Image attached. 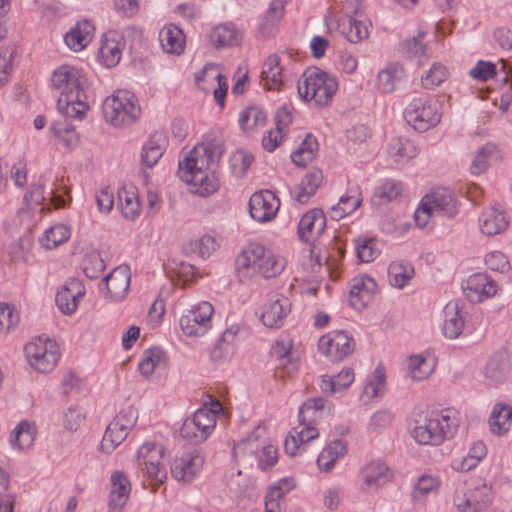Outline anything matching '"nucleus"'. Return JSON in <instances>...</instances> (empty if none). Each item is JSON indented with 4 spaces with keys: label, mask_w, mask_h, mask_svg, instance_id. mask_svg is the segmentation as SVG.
Wrapping results in <instances>:
<instances>
[{
    "label": "nucleus",
    "mask_w": 512,
    "mask_h": 512,
    "mask_svg": "<svg viewBox=\"0 0 512 512\" xmlns=\"http://www.w3.org/2000/svg\"><path fill=\"white\" fill-rule=\"evenodd\" d=\"M9 476L0 467V512H13L15 495L9 491Z\"/></svg>",
    "instance_id": "obj_59"
},
{
    "label": "nucleus",
    "mask_w": 512,
    "mask_h": 512,
    "mask_svg": "<svg viewBox=\"0 0 512 512\" xmlns=\"http://www.w3.org/2000/svg\"><path fill=\"white\" fill-rule=\"evenodd\" d=\"M111 484L109 512H121L130 495V482L123 472L115 471L111 476Z\"/></svg>",
    "instance_id": "obj_26"
},
{
    "label": "nucleus",
    "mask_w": 512,
    "mask_h": 512,
    "mask_svg": "<svg viewBox=\"0 0 512 512\" xmlns=\"http://www.w3.org/2000/svg\"><path fill=\"white\" fill-rule=\"evenodd\" d=\"M501 158L498 146L492 142H488L483 146L476 149L469 172L472 175L478 176L487 171L490 165L497 162Z\"/></svg>",
    "instance_id": "obj_29"
},
{
    "label": "nucleus",
    "mask_w": 512,
    "mask_h": 512,
    "mask_svg": "<svg viewBox=\"0 0 512 512\" xmlns=\"http://www.w3.org/2000/svg\"><path fill=\"white\" fill-rule=\"evenodd\" d=\"M167 146V137L162 131H155L144 143L141 152L143 164L147 167H153L163 156Z\"/></svg>",
    "instance_id": "obj_32"
},
{
    "label": "nucleus",
    "mask_w": 512,
    "mask_h": 512,
    "mask_svg": "<svg viewBox=\"0 0 512 512\" xmlns=\"http://www.w3.org/2000/svg\"><path fill=\"white\" fill-rule=\"evenodd\" d=\"M319 351L331 361H342L351 355L355 349L352 336L346 331L335 330L322 336L318 341Z\"/></svg>",
    "instance_id": "obj_14"
},
{
    "label": "nucleus",
    "mask_w": 512,
    "mask_h": 512,
    "mask_svg": "<svg viewBox=\"0 0 512 512\" xmlns=\"http://www.w3.org/2000/svg\"><path fill=\"white\" fill-rule=\"evenodd\" d=\"M497 287V283L489 275L475 273L467 279L464 293L470 302L480 303L495 296Z\"/></svg>",
    "instance_id": "obj_19"
},
{
    "label": "nucleus",
    "mask_w": 512,
    "mask_h": 512,
    "mask_svg": "<svg viewBox=\"0 0 512 512\" xmlns=\"http://www.w3.org/2000/svg\"><path fill=\"white\" fill-rule=\"evenodd\" d=\"M283 16V7L280 2L273 1L266 14L265 21L260 25V31L264 36H269L275 28L276 23Z\"/></svg>",
    "instance_id": "obj_61"
},
{
    "label": "nucleus",
    "mask_w": 512,
    "mask_h": 512,
    "mask_svg": "<svg viewBox=\"0 0 512 512\" xmlns=\"http://www.w3.org/2000/svg\"><path fill=\"white\" fill-rule=\"evenodd\" d=\"M129 434L128 431L120 427L117 423L111 422L102 438L101 449L105 453H111L120 445Z\"/></svg>",
    "instance_id": "obj_52"
},
{
    "label": "nucleus",
    "mask_w": 512,
    "mask_h": 512,
    "mask_svg": "<svg viewBox=\"0 0 512 512\" xmlns=\"http://www.w3.org/2000/svg\"><path fill=\"white\" fill-rule=\"evenodd\" d=\"M360 8L358 0H346L344 4L345 15L337 18L334 15L325 17V23L330 30L339 31L349 42L359 43L369 37V21L357 20L351 14L357 13Z\"/></svg>",
    "instance_id": "obj_9"
},
{
    "label": "nucleus",
    "mask_w": 512,
    "mask_h": 512,
    "mask_svg": "<svg viewBox=\"0 0 512 512\" xmlns=\"http://www.w3.org/2000/svg\"><path fill=\"white\" fill-rule=\"evenodd\" d=\"M104 119L113 127H125L136 122L142 109L136 95L128 90H116L102 104Z\"/></svg>",
    "instance_id": "obj_6"
},
{
    "label": "nucleus",
    "mask_w": 512,
    "mask_h": 512,
    "mask_svg": "<svg viewBox=\"0 0 512 512\" xmlns=\"http://www.w3.org/2000/svg\"><path fill=\"white\" fill-rule=\"evenodd\" d=\"M124 45L123 37L117 32L106 33L99 49L100 62L108 68L116 66L121 60Z\"/></svg>",
    "instance_id": "obj_24"
},
{
    "label": "nucleus",
    "mask_w": 512,
    "mask_h": 512,
    "mask_svg": "<svg viewBox=\"0 0 512 512\" xmlns=\"http://www.w3.org/2000/svg\"><path fill=\"white\" fill-rule=\"evenodd\" d=\"M377 284L369 276L354 278L349 292V304L356 310L364 309L374 297Z\"/></svg>",
    "instance_id": "obj_22"
},
{
    "label": "nucleus",
    "mask_w": 512,
    "mask_h": 512,
    "mask_svg": "<svg viewBox=\"0 0 512 512\" xmlns=\"http://www.w3.org/2000/svg\"><path fill=\"white\" fill-rule=\"evenodd\" d=\"M221 240L216 235L205 234L187 242L183 249L186 253L196 254L202 259H207L220 247Z\"/></svg>",
    "instance_id": "obj_37"
},
{
    "label": "nucleus",
    "mask_w": 512,
    "mask_h": 512,
    "mask_svg": "<svg viewBox=\"0 0 512 512\" xmlns=\"http://www.w3.org/2000/svg\"><path fill=\"white\" fill-rule=\"evenodd\" d=\"M238 333L237 327H230L226 329L221 338L216 343L211 352V357L214 360H220L228 357L233 350V343Z\"/></svg>",
    "instance_id": "obj_53"
},
{
    "label": "nucleus",
    "mask_w": 512,
    "mask_h": 512,
    "mask_svg": "<svg viewBox=\"0 0 512 512\" xmlns=\"http://www.w3.org/2000/svg\"><path fill=\"white\" fill-rule=\"evenodd\" d=\"M95 30L93 21L80 19L65 34L64 42L70 50L80 52L92 42Z\"/></svg>",
    "instance_id": "obj_20"
},
{
    "label": "nucleus",
    "mask_w": 512,
    "mask_h": 512,
    "mask_svg": "<svg viewBox=\"0 0 512 512\" xmlns=\"http://www.w3.org/2000/svg\"><path fill=\"white\" fill-rule=\"evenodd\" d=\"M509 372L508 356L505 353H495L487 362L484 378L488 385L497 386L508 379Z\"/></svg>",
    "instance_id": "obj_30"
},
{
    "label": "nucleus",
    "mask_w": 512,
    "mask_h": 512,
    "mask_svg": "<svg viewBox=\"0 0 512 512\" xmlns=\"http://www.w3.org/2000/svg\"><path fill=\"white\" fill-rule=\"evenodd\" d=\"M297 264L298 271L303 273L301 275L303 280H307L308 277L319 273L322 269L319 254L314 251V248H309L300 253L297 256Z\"/></svg>",
    "instance_id": "obj_46"
},
{
    "label": "nucleus",
    "mask_w": 512,
    "mask_h": 512,
    "mask_svg": "<svg viewBox=\"0 0 512 512\" xmlns=\"http://www.w3.org/2000/svg\"><path fill=\"white\" fill-rule=\"evenodd\" d=\"M35 435V426L28 421H21L11 433V445L17 450H27L33 445Z\"/></svg>",
    "instance_id": "obj_42"
},
{
    "label": "nucleus",
    "mask_w": 512,
    "mask_h": 512,
    "mask_svg": "<svg viewBox=\"0 0 512 512\" xmlns=\"http://www.w3.org/2000/svg\"><path fill=\"white\" fill-rule=\"evenodd\" d=\"M409 375L412 380L422 381L427 379L433 372V365L421 355H413L408 359Z\"/></svg>",
    "instance_id": "obj_55"
},
{
    "label": "nucleus",
    "mask_w": 512,
    "mask_h": 512,
    "mask_svg": "<svg viewBox=\"0 0 512 512\" xmlns=\"http://www.w3.org/2000/svg\"><path fill=\"white\" fill-rule=\"evenodd\" d=\"M196 82L202 90L213 92L217 104L220 106L224 105L228 84L215 65H206L202 73L196 76Z\"/></svg>",
    "instance_id": "obj_18"
},
{
    "label": "nucleus",
    "mask_w": 512,
    "mask_h": 512,
    "mask_svg": "<svg viewBox=\"0 0 512 512\" xmlns=\"http://www.w3.org/2000/svg\"><path fill=\"white\" fill-rule=\"evenodd\" d=\"M290 309L291 303L289 299L283 295H278L264 306L261 320L269 328H278L283 324V320Z\"/></svg>",
    "instance_id": "obj_27"
},
{
    "label": "nucleus",
    "mask_w": 512,
    "mask_h": 512,
    "mask_svg": "<svg viewBox=\"0 0 512 512\" xmlns=\"http://www.w3.org/2000/svg\"><path fill=\"white\" fill-rule=\"evenodd\" d=\"M354 372L351 368H344L335 377L323 375L321 378V390L325 393H335L348 388L354 381Z\"/></svg>",
    "instance_id": "obj_44"
},
{
    "label": "nucleus",
    "mask_w": 512,
    "mask_h": 512,
    "mask_svg": "<svg viewBox=\"0 0 512 512\" xmlns=\"http://www.w3.org/2000/svg\"><path fill=\"white\" fill-rule=\"evenodd\" d=\"M235 265L237 271L245 275H250V272H252L270 279L282 273L286 261L264 246L251 243L237 256Z\"/></svg>",
    "instance_id": "obj_3"
},
{
    "label": "nucleus",
    "mask_w": 512,
    "mask_h": 512,
    "mask_svg": "<svg viewBox=\"0 0 512 512\" xmlns=\"http://www.w3.org/2000/svg\"><path fill=\"white\" fill-rule=\"evenodd\" d=\"M52 86L60 95L57 101L59 112L69 118L81 120L89 110L85 89L87 79L82 70L62 65L52 74Z\"/></svg>",
    "instance_id": "obj_2"
},
{
    "label": "nucleus",
    "mask_w": 512,
    "mask_h": 512,
    "mask_svg": "<svg viewBox=\"0 0 512 512\" xmlns=\"http://www.w3.org/2000/svg\"><path fill=\"white\" fill-rule=\"evenodd\" d=\"M404 192V186L401 182L386 179L375 187L371 202L374 206H382L391 201L399 199Z\"/></svg>",
    "instance_id": "obj_35"
},
{
    "label": "nucleus",
    "mask_w": 512,
    "mask_h": 512,
    "mask_svg": "<svg viewBox=\"0 0 512 512\" xmlns=\"http://www.w3.org/2000/svg\"><path fill=\"white\" fill-rule=\"evenodd\" d=\"M214 308L211 303L203 301L192 306L179 321L181 330L186 336L200 337L212 327Z\"/></svg>",
    "instance_id": "obj_12"
},
{
    "label": "nucleus",
    "mask_w": 512,
    "mask_h": 512,
    "mask_svg": "<svg viewBox=\"0 0 512 512\" xmlns=\"http://www.w3.org/2000/svg\"><path fill=\"white\" fill-rule=\"evenodd\" d=\"M297 90L303 100L323 107L332 101L338 90V81L336 77L321 69L309 68L299 79Z\"/></svg>",
    "instance_id": "obj_5"
},
{
    "label": "nucleus",
    "mask_w": 512,
    "mask_h": 512,
    "mask_svg": "<svg viewBox=\"0 0 512 512\" xmlns=\"http://www.w3.org/2000/svg\"><path fill=\"white\" fill-rule=\"evenodd\" d=\"M496 75V65L491 61L478 60L469 71V76L479 82H486Z\"/></svg>",
    "instance_id": "obj_62"
},
{
    "label": "nucleus",
    "mask_w": 512,
    "mask_h": 512,
    "mask_svg": "<svg viewBox=\"0 0 512 512\" xmlns=\"http://www.w3.org/2000/svg\"><path fill=\"white\" fill-rule=\"evenodd\" d=\"M214 165L215 154L211 145L198 144L179 160L178 175L191 186L193 193L209 196L219 188Z\"/></svg>",
    "instance_id": "obj_1"
},
{
    "label": "nucleus",
    "mask_w": 512,
    "mask_h": 512,
    "mask_svg": "<svg viewBox=\"0 0 512 512\" xmlns=\"http://www.w3.org/2000/svg\"><path fill=\"white\" fill-rule=\"evenodd\" d=\"M358 258L365 263L374 261L380 253L378 243L374 238H368L356 246Z\"/></svg>",
    "instance_id": "obj_63"
},
{
    "label": "nucleus",
    "mask_w": 512,
    "mask_h": 512,
    "mask_svg": "<svg viewBox=\"0 0 512 512\" xmlns=\"http://www.w3.org/2000/svg\"><path fill=\"white\" fill-rule=\"evenodd\" d=\"M458 212L454 192L448 187H435L425 194L413 213L417 224H427L435 216L451 217Z\"/></svg>",
    "instance_id": "obj_7"
},
{
    "label": "nucleus",
    "mask_w": 512,
    "mask_h": 512,
    "mask_svg": "<svg viewBox=\"0 0 512 512\" xmlns=\"http://www.w3.org/2000/svg\"><path fill=\"white\" fill-rule=\"evenodd\" d=\"M204 454L198 449L185 451L171 465V475L177 481L190 482L202 471Z\"/></svg>",
    "instance_id": "obj_15"
},
{
    "label": "nucleus",
    "mask_w": 512,
    "mask_h": 512,
    "mask_svg": "<svg viewBox=\"0 0 512 512\" xmlns=\"http://www.w3.org/2000/svg\"><path fill=\"white\" fill-rule=\"evenodd\" d=\"M326 226H298L297 234L299 239L310 245L316 251L317 245L321 243L320 239L325 233Z\"/></svg>",
    "instance_id": "obj_60"
},
{
    "label": "nucleus",
    "mask_w": 512,
    "mask_h": 512,
    "mask_svg": "<svg viewBox=\"0 0 512 512\" xmlns=\"http://www.w3.org/2000/svg\"><path fill=\"white\" fill-rule=\"evenodd\" d=\"M362 477L369 489H378L390 480L391 473L385 463L371 462L363 468Z\"/></svg>",
    "instance_id": "obj_38"
},
{
    "label": "nucleus",
    "mask_w": 512,
    "mask_h": 512,
    "mask_svg": "<svg viewBox=\"0 0 512 512\" xmlns=\"http://www.w3.org/2000/svg\"><path fill=\"white\" fill-rule=\"evenodd\" d=\"M131 274L126 265L114 268L105 278L104 282L109 296L113 300H122L130 287Z\"/></svg>",
    "instance_id": "obj_25"
},
{
    "label": "nucleus",
    "mask_w": 512,
    "mask_h": 512,
    "mask_svg": "<svg viewBox=\"0 0 512 512\" xmlns=\"http://www.w3.org/2000/svg\"><path fill=\"white\" fill-rule=\"evenodd\" d=\"M25 354L31 367L40 373H49L56 367L60 354L56 342L37 338L25 346Z\"/></svg>",
    "instance_id": "obj_11"
},
{
    "label": "nucleus",
    "mask_w": 512,
    "mask_h": 512,
    "mask_svg": "<svg viewBox=\"0 0 512 512\" xmlns=\"http://www.w3.org/2000/svg\"><path fill=\"white\" fill-rule=\"evenodd\" d=\"M280 201L269 190L255 192L249 200V212L253 220L257 222H269L277 214Z\"/></svg>",
    "instance_id": "obj_17"
},
{
    "label": "nucleus",
    "mask_w": 512,
    "mask_h": 512,
    "mask_svg": "<svg viewBox=\"0 0 512 512\" xmlns=\"http://www.w3.org/2000/svg\"><path fill=\"white\" fill-rule=\"evenodd\" d=\"M385 385V375L383 369L377 367L372 378L368 381L363 389V395L368 398H375L383 393Z\"/></svg>",
    "instance_id": "obj_64"
},
{
    "label": "nucleus",
    "mask_w": 512,
    "mask_h": 512,
    "mask_svg": "<svg viewBox=\"0 0 512 512\" xmlns=\"http://www.w3.org/2000/svg\"><path fill=\"white\" fill-rule=\"evenodd\" d=\"M32 247V239L29 235H24L11 244L9 248L10 259L14 263H26L29 260V254Z\"/></svg>",
    "instance_id": "obj_57"
},
{
    "label": "nucleus",
    "mask_w": 512,
    "mask_h": 512,
    "mask_svg": "<svg viewBox=\"0 0 512 512\" xmlns=\"http://www.w3.org/2000/svg\"><path fill=\"white\" fill-rule=\"evenodd\" d=\"M486 455V446L482 441H477L472 444L469 452L461 460L455 459L452 462V467L459 471H469L474 468L479 461Z\"/></svg>",
    "instance_id": "obj_48"
},
{
    "label": "nucleus",
    "mask_w": 512,
    "mask_h": 512,
    "mask_svg": "<svg viewBox=\"0 0 512 512\" xmlns=\"http://www.w3.org/2000/svg\"><path fill=\"white\" fill-rule=\"evenodd\" d=\"M166 365V354L158 348H150L143 352L142 359L138 365L140 373L149 378L155 371L156 368L165 367Z\"/></svg>",
    "instance_id": "obj_43"
},
{
    "label": "nucleus",
    "mask_w": 512,
    "mask_h": 512,
    "mask_svg": "<svg viewBox=\"0 0 512 512\" xmlns=\"http://www.w3.org/2000/svg\"><path fill=\"white\" fill-rule=\"evenodd\" d=\"M280 58L276 54L267 57L262 66L261 80L269 90H278L283 84V73Z\"/></svg>",
    "instance_id": "obj_36"
},
{
    "label": "nucleus",
    "mask_w": 512,
    "mask_h": 512,
    "mask_svg": "<svg viewBox=\"0 0 512 512\" xmlns=\"http://www.w3.org/2000/svg\"><path fill=\"white\" fill-rule=\"evenodd\" d=\"M323 181V174L320 170L314 169L308 172L299 185L297 200L304 203L308 198L315 194Z\"/></svg>",
    "instance_id": "obj_49"
},
{
    "label": "nucleus",
    "mask_w": 512,
    "mask_h": 512,
    "mask_svg": "<svg viewBox=\"0 0 512 512\" xmlns=\"http://www.w3.org/2000/svg\"><path fill=\"white\" fill-rule=\"evenodd\" d=\"M444 315L443 334L450 339L457 338L464 328V320L458 304L456 302L448 303L444 308Z\"/></svg>",
    "instance_id": "obj_39"
},
{
    "label": "nucleus",
    "mask_w": 512,
    "mask_h": 512,
    "mask_svg": "<svg viewBox=\"0 0 512 512\" xmlns=\"http://www.w3.org/2000/svg\"><path fill=\"white\" fill-rule=\"evenodd\" d=\"M325 400L321 397L308 399L299 409V421L302 425H313L321 416Z\"/></svg>",
    "instance_id": "obj_50"
},
{
    "label": "nucleus",
    "mask_w": 512,
    "mask_h": 512,
    "mask_svg": "<svg viewBox=\"0 0 512 512\" xmlns=\"http://www.w3.org/2000/svg\"><path fill=\"white\" fill-rule=\"evenodd\" d=\"M118 207L127 221H135L138 218L141 205L136 188L122 187L118 190Z\"/></svg>",
    "instance_id": "obj_34"
},
{
    "label": "nucleus",
    "mask_w": 512,
    "mask_h": 512,
    "mask_svg": "<svg viewBox=\"0 0 512 512\" xmlns=\"http://www.w3.org/2000/svg\"><path fill=\"white\" fill-rule=\"evenodd\" d=\"M453 502L458 512H481L492 502V488L483 483L463 494H457Z\"/></svg>",
    "instance_id": "obj_16"
},
{
    "label": "nucleus",
    "mask_w": 512,
    "mask_h": 512,
    "mask_svg": "<svg viewBox=\"0 0 512 512\" xmlns=\"http://www.w3.org/2000/svg\"><path fill=\"white\" fill-rule=\"evenodd\" d=\"M242 33L233 23H224L217 25L209 32V41L216 47H233L242 41Z\"/></svg>",
    "instance_id": "obj_31"
},
{
    "label": "nucleus",
    "mask_w": 512,
    "mask_h": 512,
    "mask_svg": "<svg viewBox=\"0 0 512 512\" xmlns=\"http://www.w3.org/2000/svg\"><path fill=\"white\" fill-rule=\"evenodd\" d=\"M254 162V156L244 150L233 152L229 158V166L233 175L242 178Z\"/></svg>",
    "instance_id": "obj_54"
},
{
    "label": "nucleus",
    "mask_w": 512,
    "mask_h": 512,
    "mask_svg": "<svg viewBox=\"0 0 512 512\" xmlns=\"http://www.w3.org/2000/svg\"><path fill=\"white\" fill-rule=\"evenodd\" d=\"M105 263L97 251L87 254L82 262V270L89 279H95L105 270Z\"/></svg>",
    "instance_id": "obj_58"
},
{
    "label": "nucleus",
    "mask_w": 512,
    "mask_h": 512,
    "mask_svg": "<svg viewBox=\"0 0 512 512\" xmlns=\"http://www.w3.org/2000/svg\"><path fill=\"white\" fill-rule=\"evenodd\" d=\"M84 295L85 287L82 282L72 278L57 292L55 301L64 314L71 315L76 311L79 299Z\"/></svg>",
    "instance_id": "obj_21"
},
{
    "label": "nucleus",
    "mask_w": 512,
    "mask_h": 512,
    "mask_svg": "<svg viewBox=\"0 0 512 512\" xmlns=\"http://www.w3.org/2000/svg\"><path fill=\"white\" fill-rule=\"evenodd\" d=\"M71 236L69 226H49L39 238L41 246L52 250L66 242Z\"/></svg>",
    "instance_id": "obj_47"
},
{
    "label": "nucleus",
    "mask_w": 512,
    "mask_h": 512,
    "mask_svg": "<svg viewBox=\"0 0 512 512\" xmlns=\"http://www.w3.org/2000/svg\"><path fill=\"white\" fill-rule=\"evenodd\" d=\"M362 191L359 185H349L345 194H343L338 203L330 209L329 216L332 221H340L346 216L352 214L362 204Z\"/></svg>",
    "instance_id": "obj_23"
},
{
    "label": "nucleus",
    "mask_w": 512,
    "mask_h": 512,
    "mask_svg": "<svg viewBox=\"0 0 512 512\" xmlns=\"http://www.w3.org/2000/svg\"><path fill=\"white\" fill-rule=\"evenodd\" d=\"M458 419L452 410L432 411L423 419L416 420L412 437L422 445H440L452 438L458 429Z\"/></svg>",
    "instance_id": "obj_4"
},
{
    "label": "nucleus",
    "mask_w": 512,
    "mask_h": 512,
    "mask_svg": "<svg viewBox=\"0 0 512 512\" xmlns=\"http://www.w3.org/2000/svg\"><path fill=\"white\" fill-rule=\"evenodd\" d=\"M414 274V266L405 260L394 261L388 267L389 283L398 289H403L408 285Z\"/></svg>",
    "instance_id": "obj_40"
},
{
    "label": "nucleus",
    "mask_w": 512,
    "mask_h": 512,
    "mask_svg": "<svg viewBox=\"0 0 512 512\" xmlns=\"http://www.w3.org/2000/svg\"><path fill=\"white\" fill-rule=\"evenodd\" d=\"M406 82V73L402 65L392 63L379 71L377 88L382 93H392Z\"/></svg>",
    "instance_id": "obj_28"
},
{
    "label": "nucleus",
    "mask_w": 512,
    "mask_h": 512,
    "mask_svg": "<svg viewBox=\"0 0 512 512\" xmlns=\"http://www.w3.org/2000/svg\"><path fill=\"white\" fill-rule=\"evenodd\" d=\"M440 104L433 95L414 97L404 110V117L415 130L424 132L441 120Z\"/></svg>",
    "instance_id": "obj_8"
},
{
    "label": "nucleus",
    "mask_w": 512,
    "mask_h": 512,
    "mask_svg": "<svg viewBox=\"0 0 512 512\" xmlns=\"http://www.w3.org/2000/svg\"><path fill=\"white\" fill-rule=\"evenodd\" d=\"M388 152L394 161L403 163L416 157L418 149L411 140L398 137L391 140Z\"/></svg>",
    "instance_id": "obj_45"
},
{
    "label": "nucleus",
    "mask_w": 512,
    "mask_h": 512,
    "mask_svg": "<svg viewBox=\"0 0 512 512\" xmlns=\"http://www.w3.org/2000/svg\"><path fill=\"white\" fill-rule=\"evenodd\" d=\"M221 410V403L211 400V407L198 409L191 418L184 421L180 428L181 437L195 442L207 439L216 426V414Z\"/></svg>",
    "instance_id": "obj_10"
},
{
    "label": "nucleus",
    "mask_w": 512,
    "mask_h": 512,
    "mask_svg": "<svg viewBox=\"0 0 512 512\" xmlns=\"http://www.w3.org/2000/svg\"><path fill=\"white\" fill-rule=\"evenodd\" d=\"M164 449L155 443L142 445L136 456V465L148 478L157 484H162L167 477L166 470L162 465Z\"/></svg>",
    "instance_id": "obj_13"
},
{
    "label": "nucleus",
    "mask_w": 512,
    "mask_h": 512,
    "mask_svg": "<svg viewBox=\"0 0 512 512\" xmlns=\"http://www.w3.org/2000/svg\"><path fill=\"white\" fill-rule=\"evenodd\" d=\"M159 42L162 49L173 55H180L185 49V35L174 24L165 25L159 32Z\"/></svg>",
    "instance_id": "obj_33"
},
{
    "label": "nucleus",
    "mask_w": 512,
    "mask_h": 512,
    "mask_svg": "<svg viewBox=\"0 0 512 512\" xmlns=\"http://www.w3.org/2000/svg\"><path fill=\"white\" fill-rule=\"evenodd\" d=\"M266 120V113L256 106L247 107L239 115V124L245 131H251L257 127L264 126Z\"/></svg>",
    "instance_id": "obj_51"
},
{
    "label": "nucleus",
    "mask_w": 512,
    "mask_h": 512,
    "mask_svg": "<svg viewBox=\"0 0 512 512\" xmlns=\"http://www.w3.org/2000/svg\"><path fill=\"white\" fill-rule=\"evenodd\" d=\"M512 407L506 404L497 403L491 412L489 425L491 432L501 436L506 434L511 426Z\"/></svg>",
    "instance_id": "obj_41"
},
{
    "label": "nucleus",
    "mask_w": 512,
    "mask_h": 512,
    "mask_svg": "<svg viewBox=\"0 0 512 512\" xmlns=\"http://www.w3.org/2000/svg\"><path fill=\"white\" fill-rule=\"evenodd\" d=\"M448 78V70L441 63H434L421 77V84L425 89H434Z\"/></svg>",
    "instance_id": "obj_56"
}]
</instances>
